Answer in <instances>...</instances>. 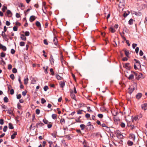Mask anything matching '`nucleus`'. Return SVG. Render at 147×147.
Returning a JSON list of instances; mask_svg holds the SVG:
<instances>
[{
    "label": "nucleus",
    "mask_w": 147,
    "mask_h": 147,
    "mask_svg": "<svg viewBox=\"0 0 147 147\" xmlns=\"http://www.w3.org/2000/svg\"><path fill=\"white\" fill-rule=\"evenodd\" d=\"M41 102L42 104H44L46 102V100L44 98H42L41 100Z\"/></svg>",
    "instance_id": "obj_40"
},
{
    "label": "nucleus",
    "mask_w": 147,
    "mask_h": 147,
    "mask_svg": "<svg viewBox=\"0 0 147 147\" xmlns=\"http://www.w3.org/2000/svg\"><path fill=\"white\" fill-rule=\"evenodd\" d=\"M17 135V132L16 131H15L14 132V133L11 135V138L12 139H13L15 138L16 135Z\"/></svg>",
    "instance_id": "obj_17"
},
{
    "label": "nucleus",
    "mask_w": 147,
    "mask_h": 147,
    "mask_svg": "<svg viewBox=\"0 0 147 147\" xmlns=\"http://www.w3.org/2000/svg\"><path fill=\"white\" fill-rule=\"evenodd\" d=\"M98 116L100 118H102L103 117V115L102 114H99L98 115Z\"/></svg>",
    "instance_id": "obj_45"
},
{
    "label": "nucleus",
    "mask_w": 147,
    "mask_h": 147,
    "mask_svg": "<svg viewBox=\"0 0 147 147\" xmlns=\"http://www.w3.org/2000/svg\"><path fill=\"white\" fill-rule=\"evenodd\" d=\"M36 17L34 16H31L29 19L30 21L32 22L33 21H34L36 19Z\"/></svg>",
    "instance_id": "obj_10"
},
{
    "label": "nucleus",
    "mask_w": 147,
    "mask_h": 147,
    "mask_svg": "<svg viewBox=\"0 0 147 147\" xmlns=\"http://www.w3.org/2000/svg\"><path fill=\"white\" fill-rule=\"evenodd\" d=\"M9 128L10 129H12L14 127L11 123H9Z\"/></svg>",
    "instance_id": "obj_27"
},
{
    "label": "nucleus",
    "mask_w": 147,
    "mask_h": 147,
    "mask_svg": "<svg viewBox=\"0 0 147 147\" xmlns=\"http://www.w3.org/2000/svg\"><path fill=\"white\" fill-rule=\"evenodd\" d=\"M22 32L24 33L25 34L24 35L26 36H28L30 35V32L28 31H26L24 32V31H22Z\"/></svg>",
    "instance_id": "obj_22"
},
{
    "label": "nucleus",
    "mask_w": 147,
    "mask_h": 147,
    "mask_svg": "<svg viewBox=\"0 0 147 147\" xmlns=\"http://www.w3.org/2000/svg\"><path fill=\"white\" fill-rule=\"evenodd\" d=\"M7 126L6 125H5L4 126V127L3 129V131L5 132L7 131Z\"/></svg>",
    "instance_id": "obj_43"
},
{
    "label": "nucleus",
    "mask_w": 147,
    "mask_h": 147,
    "mask_svg": "<svg viewBox=\"0 0 147 147\" xmlns=\"http://www.w3.org/2000/svg\"><path fill=\"white\" fill-rule=\"evenodd\" d=\"M3 111H7V113L9 115H12L13 113V110L10 109V108L7 109L6 110H3Z\"/></svg>",
    "instance_id": "obj_4"
},
{
    "label": "nucleus",
    "mask_w": 147,
    "mask_h": 147,
    "mask_svg": "<svg viewBox=\"0 0 147 147\" xmlns=\"http://www.w3.org/2000/svg\"><path fill=\"white\" fill-rule=\"evenodd\" d=\"M40 113V110L38 109H37L36 110V113L38 115Z\"/></svg>",
    "instance_id": "obj_44"
},
{
    "label": "nucleus",
    "mask_w": 147,
    "mask_h": 147,
    "mask_svg": "<svg viewBox=\"0 0 147 147\" xmlns=\"http://www.w3.org/2000/svg\"><path fill=\"white\" fill-rule=\"evenodd\" d=\"M115 134L117 138L119 139H123V136L121 133V132L119 130L116 131Z\"/></svg>",
    "instance_id": "obj_1"
},
{
    "label": "nucleus",
    "mask_w": 147,
    "mask_h": 147,
    "mask_svg": "<svg viewBox=\"0 0 147 147\" xmlns=\"http://www.w3.org/2000/svg\"><path fill=\"white\" fill-rule=\"evenodd\" d=\"M48 143L49 144V147H52L51 145L53 144L52 141H48Z\"/></svg>",
    "instance_id": "obj_49"
},
{
    "label": "nucleus",
    "mask_w": 147,
    "mask_h": 147,
    "mask_svg": "<svg viewBox=\"0 0 147 147\" xmlns=\"http://www.w3.org/2000/svg\"><path fill=\"white\" fill-rule=\"evenodd\" d=\"M4 120L3 119H0V124L2 125L3 124Z\"/></svg>",
    "instance_id": "obj_51"
},
{
    "label": "nucleus",
    "mask_w": 147,
    "mask_h": 147,
    "mask_svg": "<svg viewBox=\"0 0 147 147\" xmlns=\"http://www.w3.org/2000/svg\"><path fill=\"white\" fill-rule=\"evenodd\" d=\"M134 78V75L132 74H131L130 75L129 77H128V79L129 80H132Z\"/></svg>",
    "instance_id": "obj_26"
},
{
    "label": "nucleus",
    "mask_w": 147,
    "mask_h": 147,
    "mask_svg": "<svg viewBox=\"0 0 147 147\" xmlns=\"http://www.w3.org/2000/svg\"><path fill=\"white\" fill-rule=\"evenodd\" d=\"M125 55L127 57H128V55L130 54V53L128 50H125L124 51Z\"/></svg>",
    "instance_id": "obj_21"
},
{
    "label": "nucleus",
    "mask_w": 147,
    "mask_h": 147,
    "mask_svg": "<svg viewBox=\"0 0 147 147\" xmlns=\"http://www.w3.org/2000/svg\"><path fill=\"white\" fill-rule=\"evenodd\" d=\"M28 79L27 78L26 79H24V84L25 85H26L28 84Z\"/></svg>",
    "instance_id": "obj_35"
},
{
    "label": "nucleus",
    "mask_w": 147,
    "mask_h": 147,
    "mask_svg": "<svg viewBox=\"0 0 147 147\" xmlns=\"http://www.w3.org/2000/svg\"><path fill=\"white\" fill-rule=\"evenodd\" d=\"M0 49H2L3 51H5L7 50L6 47L1 44H0Z\"/></svg>",
    "instance_id": "obj_8"
},
{
    "label": "nucleus",
    "mask_w": 147,
    "mask_h": 147,
    "mask_svg": "<svg viewBox=\"0 0 147 147\" xmlns=\"http://www.w3.org/2000/svg\"><path fill=\"white\" fill-rule=\"evenodd\" d=\"M109 30L113 33L115 32L116 31L112 27H111L109 28Z\"/></svg>",
    "instance_id": "obj_20"
},
{
    "label": "nucleus",
    "mask_w": 147,
    "mask_h": 147,
    "mask_svg": "<svg viewBox=\"0 0 147 147\" xmlns=\"http://www.w3.org/2000/svg\"><path fill=\"white\" fill-rule=\"evenodd\" d=\"M10 77L12 80H13L14 78V76L13 74H12L10 75Z\"/></svg>",
    "instance_id": "obj_52"
},
{
    "label": "nucleus",
    "mask_w": 147,
    "mask_h": 147,
    "mask_svg": "<svg viewBox=\"0 0 147 147\" xmlns=\"http://www.w3.org/2000/svg\"><path fill=\"white\" fill-rule=\"evenodd\" d=\"M70 96L71 98H73V99L75 100L76 101V96L75 95V94L73 93V91L70 92Z\"/></svg>",
    "instance_id": "obj_9"
},
{
    "label": "nucleus",
    "mask_w": 147,
    "mask_h": 147,
    "mask_svg": "<svg viewBox=\"0 0 147 147\" xmlns=\"http://www.w3.org/2000/svg\"><path fill=\"white\" fill-rule=\"evenodd\" d=\"M120 125L122 127H124L125 126V125L124 123H122L120 124Z\"/></svg>",
    "instance_id": "obj_58"
},
{
    "label": "nucleus",
    "mask_w": 147,
    "mask_h": 147,
    "mask_svg": "<svg viewBox=\"0 0 147 147\" xmlns=\"http://www.w3.org/2000/svg\"><path fill=\"white\" fill-rule=\"evenodd\" d=\"M1 57H5V53L3 52H2L1 53Z\"/></svg>",
    "instance_id": "obj_38"
},
{
    "label": "nucleus",
    "mask_w": 147,
    "mask_h": 147,
    "mask_svg": "<svg viewBox=\"0 0 147 147\" xmlns=\"http://www.w3.org/2000/svg\"><path fill=\"white\" fill-rule=\"evenodd\" d=\"M54 59L53 58H52L51 59H50V62L51 65H52L54 63Z\"/></svg>",
    "instance_id": "obj_31"
},
{
    "label": "nucleus",
    "mask_w": 147,
    "mask_h": 147,
    "mask_svg": "<svg viewBox=\"0 0 147 147\" xmlns=\"http://www.w3.org/2000/svg\"><path fill=\"white\" fill-rule=\"evenodd\" d=\"M25 43L24 42H21L20 43V46H24L25 45Z\"/></svg>",
    "instance_id": "obj_39"
},
{
    "label": "nucleus",
    "mask_w": 147,
    "mask_h": 147,
    "mask_svg": "<svg viewBox=\"0 0 147 147\" xmlns=\"http://www.w3.org/2000/svg\"><path fill=\"white\" fill-rule=\"evenodd\" d=\"M12 72L13 73H16L17 72V69L15 68H13L12 69Z\"/></svg>",
    "instance_id": "obj_46"
},
{
    "label": "nucleus",
    "mask_w": 147,
    "mask_h": 147,
    "mask_svg": "<svg viewBox=\"0 0 147 147\" xmlns=\"http://www.w3.org/2000/svg\"><path fill=\"white\" fill-rule=\"evenodd\" d=\"M6 24L7 26H9L10 24V22L8 21H7L6 22Z\"/></svg>",
    "instance_id": "obj_63"
},
{
    "label": "nucleus",
    "mask_w": 147,
    "mask_h": 147,
    "mask_svg": "<svg viewBox=\"0 0 147 147\" xmlns=\"http://www.w3.org/2000/svg\"><path fill=\"white\" fill-rule=\"evenodd\" d=\"M1 59L2 60L1 61V64L5 65V62L3 61L2 58H1Z\"/></svg>",
    "instance_id": "obj_41"
},
{
    "label": "nucleus",
    "mask_w": 147,
    "mask_h": 147,
    "mask_svg": "<svg viewBox=\"0 0 147 147\" xmlns=\"http://www.w3.org/2000/svg\"><path fill=\"white\" fill-rule=\"evenodd\" d=\"M139 55L140 56H142L143 55V53L141 50L140 51Z\"/></svg>",
    "instance_id": "obj_61"
},
{
    "label": "nucleus",
    "mask_w": 147,
    "mask_h": 147,
    "mask_svg": "<svg viewBox=\"0 0 147 147\" xmlns=\"http://www.w3.org/2000/svg\"><path fill=\"white\" fill-rule=\"evenodd\" d=\"M133 20L131 18L130 19L128 22L129 24L130 25H131L133 24Z\"/></svg>",
    "instance_id": "obj_30"
},
{
    "label": "nucleus",
    "mask_w": 147,
    "mask_h": 147,
    "mask_svg": "<svg viewBox=\"0 0 147 147\" xmlns=\"http://www.w3.org/2000/svg\"><path fill=\"white\" fill-rule=\"evenodd\" d=\"M56 78L58 80H61L62 78L58 74H56Z\"/></svg>",
    "instance_id": "obj_33"
},
{
    "label": "nucleus",
    "mask_w": 147,
    "mask_h": 147,
    "mask_svg": "<svg viewBox=\"0 0 147 147\" xmlns=\"http://www.w3.org/2000/svg\"><path fill=\"white\" fill-rule=\"evenodd\" d=\"M44 43L46 45H48V43L47 42V41L46 39H45L44 40Z\"/></svg>",
    "instance_id": "obj_62"
},
{
    "label": "nucleus",
    "mask_w": 147,
    "mask_h": 147,
    "mask_svg": "<svg viewBox=\"0 0 147 147\" xmlns=\"http://www.w3.org/2000/svg\"><path fill=\"white\" fill-rule=\"evenodd\" d=\"M81 117V116H80L78 119H76V122L80 123L81 122V120H80V118Z\"/></svg>",
    "instance_id": "obj_36"
},
{
    "label": "nucleus",
    "mask_w": 147,
    "mask_h": 147,
    "mask_svg": "<svg viewBox=\"0 0 147 147\" xmlns=\"http://www.w3.org/2000/svg\"><path fill=\"white\" fill-rule=\"evenodd\" d=\"M127 144L129 146H131L133 145V143L132 141L129 140L127 141Z\"/></svg>",
    "instance_id": "obj_24"
},
{
    "label": "nucleus",
    "mask_w": 147,
    "mask_h": 147,
    "mask_svg": "<svg viewBox=\"0 0 147 147\" xmlns=\"http://www.w3.org/2000/svg\"><path fill=\"white\" fill-rule=\"evenodd\" d=\"M53 41L54 42V44L55 45H57V38L55 37H54L53 39Z\"/></svg>",
    "instance_id": "obj_25"
},
{
    "label": "nucleus",
    "mask_w": 147,
    "mask_h": 147,
    "mask_svg": "<svg viewBox=\"0 0 147 147\" xmlns=\"http://www.w3.org/2000/svg\"><path fill=\"white\" fill-rule=\"evenodd\" d=\"M142 109L144 110L147 109V103H145L142 105Z\"/></svg>",
    "instance_id": "obj_6"
},
{
    "label": "nucleus",
    "mask_w": 147,
    "mask_h": 147,
    "mask_svg": "<svg viewBox=\"0 0 147 147\" xmlns=\"http://www.w3.org/2000/svg\"><path fill=\"white\" fill-rule=\"evenodd\" d=\"M14 93V90L13 89H11L10 90V94H13Z\"/></svg>",
    "instance_id": "obj_48"
},
{
    "label": "nucleus",
    "mask_w": 147,
    "mask_h": 147,
    "mask_svg": "<svg viewBox=\"0 0 147 147\" xmlns=\"http://www.w3.org/2000/svg\"><path fill=\"white\" fill-rule=\"evenodd\" d=\"M15 51L13 49H11V53L12 54H13L15 53Z\"/></svg>",
    "instance_id": "obj_56"
},
{
    "label": "nucleus",
    "mask_w": 147,
    "mask_h": 147,
    "mask_svg": "<svg viewBox=\"0 0 147 147\" xmlns=\"http://www.w3.org/2000/svg\"><path fill=\"white\" fill-rule=\"evenodd\" d=\"M142 96V93H139L136 95V97L137 99H139L141 98Z\"/></svg>",
    "instance_id": "obj_12"
},
{
    "label": "nucleus",
    "mask_w": 147,
    "mask_h": 147,
    "mask_svg": "<svg viewBox=\"0 0 147 147\" xmlns=\"http://www.w3.org/2000/svg\"><path fill=\"white\" fill-rule=\"evenodd\" d=\"M57 115L55 114H53L52 115V117L54 119H55L57 118Z\"/></svg>",
    "instance_id": "obj_32"
},
{
    "label": "nucleus",
    "mask_w": 147,
    "mask_h": 147,
    "mask_svg": "<svg viewBox=\"0 0 147 147\" xmlns=\"http://www.w3.org/2000/svg\"><path fill=\"white\" fill-rule=\"evenodd\" d=\"M12 68V65L11 64H9L8 66V69L10 70Z\"/></svg>",
    "instance_id": "obj_59"
},
{
    "label": "nucleus",
    "mask_w": 147,
    "mask_h": 147,
    "mask_svg": "<svg viewBox=\"0 0 147 147\" xmlns=\"http://www.w3.org/2000/svg\"><path fill=\"white\" fill-rule=\"evenodd\" d=\"M80 127L81 128V130H83L84 129H86V125L84 124H82L80 125Z\"/></svg>",
    "instance_id": "obj_18"
},
{
    "label": "nucleus",
    "mask_w": 147,
    "mask_h": 147,
    "mask_svg": "<svg viewBox=\"0 0 147 147\" xmlns=\"http://www.w3.org/2000/svg\"><path fill=\"white\" fill-rule=\"evenodd\" d=\"M6 13L9 17H11L12 15V13L11 11L9 10H7Z\"/></svg>",
    "instance_id": "obj_13"
},
{
    "label": "nucleus",
    "mask_w": 147,
    "mask_h": 147,
    "mask_svg": "<svg viewBox=\"0 0 147 147\" xmlns=\"http://www.w3.org/2000/svg\"><path fill=\"white\" fill-rule=\"evenodd\" d=\"M7 9V6H3L2 10L3 12H4L5 11V10L6 9Z\"/></svg>",
    "instance_id": "obj_29"
},
{
    "label": "nucleus",
    "mask_w": 147,
    "mask_h": 147,
    "mask_svg": "<svg viewBox=\"0 0 147 147\" xmlns=\"http://www.w3.org/2000/svg\"><path fill=\"white\" fill-rule=\"evenodd\" d=\"M134 89L135 88L134 86L133 87L131 86L129 87L128 88V93L130 94H131Z\"/></svg>",
    "instance_id": "obj_5"
},
{
    "label": "nucleus",
    "mask_w": 147,
    "mask_h": 147,
    "mask_svg": "<svg viewBox=\"0 0 147 147\" xmlns=\"http://www.w3.org/2000/svg\"><path fill=\"white\" fill-rule=\"evenodd\" d=\"M60 122L62 125L64 124L65 123V121L64 119L62 118L60 120Z\"/></svg>",
    "instance_id": "obj_23"
},
{
    "label": "nucleus",
    "mask_w": 147,
    "mask_h": 147,
    "mask_svg": "<svg viewBox=\"0 0 147 147\" xmlns=\"http://www.w3.org/2000/svg\"><path fill=\"white\" fill-rule=\"evenodd\" d=\"M90 114L88 113H87L85 115V117L87 118L90 117Z\"/></svg>",
    "instance_id": "obj_60"
},
{
    "label": "nucleus",
    "mask_w": 147,
    "mask_h": 147,
    "mask_svg": "<svg viewBox=\"0 0 147 147\" xmlns=\"http://www.w3.org/2000/svg\"><path fill=\"white\" fill-rule=\"evenodd\" d=\"M36 128H37L38 127L43 126L44 125V124L40 121L39 123H36Z\"/></svg>",
    "instance_id": "obj_7"
},
{
    "label": "nucleus",
    "mask_w": 147,
    "mask_h": 147,
    "mask_svg": "<svg viewBox=\"0 0 147 147\" xmlns=\"http://www.w3.org/2000/svg\"><path fill=\"white\" fill-rule=\"evenodd\" d=\"M36 25L38 27L40 28V29H39V30H41V24L40 22L38 21H37L36 23Z\"/></svg>",
    "instance_id": "obj_16"
},
{
    "label": "nucleus",
    "mask_w": 147,
    "mask_h": 147,
    "mask_svg": "<svg viewBox=\"0 0 147 147\" xmlns=\"http://www.w3.org/2000/svg\"><path fill=\"white\" fill-rule=\"evenodd\" d=\"M130 63H127L125 64L124 67L125 68L129 70H130L131 67L129 66Z\"/></svg>",
    "instance_id": "obj_3"
},
{
    "label": "nucleus",
    "mask_w": 147,
    "mask_h": 147,
    "mask_svg": "<svg viewBox=\"0 0 147 147\" xmlns=\"http://www.w3.org/2000/svg\"><path fill=\"white\" fill-rule=\"evenodd\" d=\"M42 121L45 124H47L48 123V121L46 119H43Z\"/></svg>",
    "instance_id": "obj_55"
},
{
    "label": "nucleus",
    "mask_w": 147,
    "mask_h": 147,
    "mask_svg": "<svg viewBox=\"0 0 147 147\" xmlns=\"http://www.w3.org/2000/svg\"><path fill=\"white\" fill-rule=\"evenodd\" d=\"M143 75L141 73H139V74L138 76V77L136 76V79L138 80L140 78H143Z\"/></svg>",
    "instance_id": "obj_15"
},
{
    "label": "nucleus",
    "mask_w": 147,
    "mask_h": 147,
    "mask_svg": "<svg viewBox=\"0 0 147 147\" xmlns=\"http://www.w3.org/2000/svg\"><path fill=\"white\" fill-rule=\"evenodd\" d=\"M129 138L131 140H134L135 139V135L133 134H130L129 136Z\"/></svg>",
    "instance_id": "obj_11"
},
{
    "label": "nucleus",
    "mask_w": 147,
    "mask_h": 147,
    "mask_svg": "<svg viewBox=\"0 0 147 147\" xmlns=\"http://www.w3.org/2000/svg\"><path fill=\"white\" fill-rule=\"evenodd\" d=\"M86 130L87 131H92L94 129V126L92 125L86 126Z\"/></svg>",
    "instance_id": "obj_2"
},
{
    "label": "nucleus",
    "mask_w": 147,
    "mask_h": 147,
    "mask_svg": "<svg viewBox=\"0 0 147 147\" xmlns=\"http://www.w3.org/2000/svg\"><path fill=\"white\" fill-rule=\"evenodd\" d=\"M21 97V95L20 94L17 95V98L18 99H20Z\"/></svg>",
    "instance_id": "obj_53"
},
{
    "label": "nucleus",
    "mask_w": 147,
    "mask_h": 147,
    "mask_svg": "<svg viewBox=\"0 0 147 147\" xmlns=\"http://www.w3.org/2000/svg\"><path fill=\"white\" fill-rule=\"evenodd\" d=\"M137 46V44L133 43L132 45V48L133 49H134L135 48L136 46Z\"/></svg>",
    "instance_id": "obj_54"
},
{
    "label": "nucleus",
    "mask_w": 147,
    "mask_h": 147,
    "mask_svg": "<svg viewBox=\"0 0 147 147\" xmlns=\"http://www.w3.org/2000/svg\"><path fill=\"white\" fill-rule=\"evenodd\" d=\"M30 10V9H28L26 11H24V13L25 16H26L27 14V12H28Z\"/></svg>",
    "instance_id": "obj_37"
},
{
    "label": "nucleus",
    "mask_w": 147,
    "mask_h": 147,
    "mask_svg": "<svg viewBox=\"0 0 147 147\" xmlns=\"http://www.w3.org/2000/svg\"><path fill=\"white\" fill-rule=\"evenodd\" d=\"M82 111H84L82 110H79L78 111H77V114H82Z\"/></svg>",
    "instance_id": "obj_47"
},
{
    "label": "nucleus",
    "mask_w": 147,
    "mask_h": 147,
    "mask_svg": "<svg viewBox=\"0 0 147 147\" xmlns=\"http://www.w3.org/2000/svg\"><path fill=\"white\" fill-rule=\"evenodd\" d=\"M139 50V48L138 47H137L135 49V52L137 54L138 53Z\"/></svg>",
    "instance_id": "obj_57"
},
{
    "label": "nucleus",
    "mask_w": 147,
    "mask_h": 147,
    "mask_svg": "<svg viewBox=\"0 0 147 147\" xmlns=\"http://www.w3.org/2000/svg\"><path fill=\"white\" fill-rule=\"evenodd\" d=\"M3 100L5 102H8L9 100L7 98V97L6 96L4 97L3 98Z\"/></svg>",
    "instance_id": "obj_34"
},
{
    "label": "nucleus",
    "mask_w": 147,
    "mask_h": 147,
    "mask_svg": "<svg viewBox=\"0 0 147 147\" xmlns=\"http://www.w3.org/2000/svg\"><path fill=\"white\" fill-rule=\"evenodd\" d=\"M43 89L45 91H46L49 89V88L47 86H45L44 87Z\"/></svg>",
    "instance_id": "obj_42"
},
{
    "label": "nucleus",
    "mask_w": 147,
    "mask_h": 147,
    "mask_svg": "<svg viewBox=\"0 0 147 147\" xmlns=\"http://www.w3.org/2000/svg\"><path fill=\"white\" fill-rule=\"evenodd\" d=\"M134 14L135 15L137 16H140L141 15L142 13L141 12L138 11H134Z\"/></svg>",
    "instance_id": "obj_19"
},
{
    "label": "nucleus",
    "mask_w": 147,
    "mask_h": 147,
    "mask_svg": "<svg viewBox=\"0 0 147 147\" xmlns=\"http://www.w3.org/2000/svg\"><path fill=\"white\" fill-rule=\"evenodd\" d=\"M17 106H18V109H21V106L19 103L18 104Z\"/></svg>",
    "instance_id": "obj_64"
},
{
    "label": "nucleus",
    "mask_w": 147,
    "mask_h": 147,
    "mask_svg": "<svg viewBox=\"0 0 147 147\" xmlns=\"http://www.w3.org/2000/svg\"><path fill=\"white\" fill-rule=\"evenodd\" d=\"M13 30L14 31H17L18 30V28L17 26H14L13 28Z\"/></svg>",
    "instance_id": "obj_50"
},
{
    "label": "nucleus",
    "mask_w": 147,
    "mask_h": 147,
    "mask_svg": "<svg viewBox=\"0 0 147 147\" xmlns=\"http://www.w3.org/2000/svg\"><path fill=\"white\" fill-rule=\"evenodd\" d=\"M60 85L61 87L63 88L65 85V82H61Z\"/></svg>",
    "instance_id": "obj_28"
},
{
    "label": "nucleus",
    "mask_w": 147,
    "mask_h": 147,
    "mask_svg": "<svg viewBox=\"0 0 147 147\" xmlns=\"http://www.w3.org/2000/svg\"><path fill=\"white\" fill-rule=\"evenodd\" d=\"M26 36L24 34H21L20 38L22 40L26 41V38L25 37Z\"/></svg>",
    "instance_id": "obj_14"
}]
</instances>
